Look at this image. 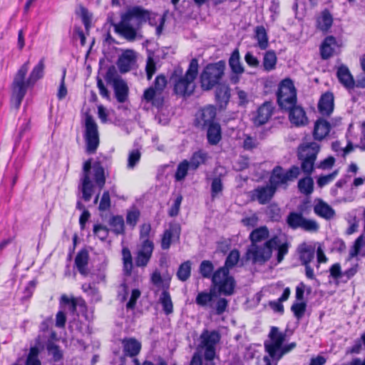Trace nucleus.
I'll list each match as a JSON object with an SVG mask.
<instances>
[{
	"label": "nucleus",
	"instance_id": "1",
	"mask_svg": "<svg viewBox=\"0 0 365 365\" xmlns=\"http://www.w3.org/2000/svg\"><path fill=\"white\" fill-rule=\"evenodd\" d=\"M250 245L245 253L247 261L252 264H264L272 257L276 250V259L281 263L289 253L290 242L286 237L274 235L269 237V231L266 226L254 229L249 235Z\"/></svg>",
	"mask_w": 365,
	"mask_h": 365
},
{
	"label": "nucleus",
	"instance_id": "2",
	"mask_svg": "<svg viewBox=\"0 0 365 365\" xmlns=\"http://www.w3.org/2000/svg\"><path fill=\"white\" fill-rule=\"evenodd\" d=\"M29 61L24 63L16 73L11 85V101H14L15 106L19 108L26 94L29 86H33L44 76L45 58L42 57L38 63L34 66L29 73V78L26 76L29 68Z\"/></svg>",
	"mask_w": 365,
	"mask_h": 365
},
{
	"label": "nucleus",
	"instance_id": "3",
	"mask_svg": "<svg viewBox=\"0 0 365 365\" xmlns=\"http://www.w3.org/2000/svg\"><path fill=\"white\" fill-rule=\"evenodd\" d=\"M198 73L199 63L195 58L190 60L185 73L180 66L175 67L169 77L173 94L185 99L192 96L197 88Z\"/></svg>",
	"mask_w": 365,
	"mask_h": 365
},
{
	"label": "nucleus",
	"instance_id": "4",
	"mask_svg": "<svg viewBox=\"0 0 365 365\" xmlns=\"http://www.w3.org/2000/svg\"><path fill=\"white\" fill-rule=\"evenodd\" d=\"M91 168H93L94 182L100 190L103 189L105 186L108 175L101 161H96L93 165L91 158L84 162L83 165V177L81 178V192L82 197L86 202L90 201L93 195V185L90 176Z\"/></svg>",
	"mask_w": 365,
	"mask_h": 365
},
{
	"label": "nucleus",
	"instance_id": "5",
	"mask_svg": "<svg viewBox=\"0 0 365 365\" xmlns=\"http://www.w3.org/2000/svg\"><path fill=\"white\" fill-rule=\"evenodd\" d=\"M87 313V304L83 298L73 296L69 297L63 294L59 299V310L56 315V319H66L67 317H70L71 319H88Z\"/></svg>",
	"mask_w": 365,
	"mask_h": 365
},
{
	"label": "nucleus",
	"instance_id": "6",
	"mask_svg": "<svg viewBox=\"0 0 365 365\" xmlns=\"http://www.w3.org/2000/svg\"><path fill=\"white\" fill-rule=\"evenodd\" d=\"M149 19V13L140 7L135 6L128 10L121 17V21L115 26V31L130 41L135 39L137 31L130 23L135 19L137 25L145 24Z\"/></svg>",
	"mask_w": 365,
	"mask_h": 365
},
{
	"label": "nucleus",
	"instance_id": "7",
	"mask_svg": "<svg viewBox=\"0 0 365 365\" xmlns=\"http://www.w3.org/2000/svg\"><path fill=\"white\" fill-rule=\"evenodd\" d=\"M168 80L164 74L158 75L151 86L145 88L141 97L143 103L150 105L158 110L163 108L165 103V88Z\"/></svg>",
	"mask_w": 365,
	"mask_h": 365
},
{
	"label": "nucleus",
	"instance_id": "8",
	"mask_svg": "<svg viewBox=\"0 0 365 365\" xmlns=\"http://www.w3.org/2000/svg\"><path fill=\"white\" fill-rule=\"evenodd\" d=\"M285 336L278 328L273 327L269 334V339L264 342V347L269 356L274 360H279L283 355L289 353L296 347V343L292 342L282 346Z\"/></svg>",
	"mask_w": 365,
	"mask_h": 365
},
{
	"label": "nucleus",
	"instance_id": "9",
	"mask_svg": "<svg viewBox=\"0 0 365 365\" xmlns=\"http://www.w3.org/2000/svg\"><path fill=\"white\" fill-rule=\"evenodd\" d=\"M225 61L222 60L208 63L200 75L201 89L208 91L218 86L225 75Z\"/></svg>",
	"mask_w": 365,
	"mask_h": 365
},
{
	"label": "nucleus",
	"instance_id": "10",
	"mask_svg": "<svg viewBox=\"0 0 365 365\" xmlns=\"http://www.w3.org/2000/svg\"><path fill=\"white\" fill-rule=\"evenodd\" d=\"M319 151L320 145L316 142L302 143L298 146L297 155L301 163L300 170L303 173H313Z\"/></svg>",
	"mask_w": 365,
	"mask_h": 365
},
{
	"label": "nucleus",
	"instance_id": "11",
	"mask_svg": "<svg viewBox=\"0 0 365 365\" xmlns=\"http://www.w3.org/2000/svg\"><path fill=\"white\" fill-rule=\"evenodd\" d=\"M220 334L217 331L204 330L200 336L197 350H202L204 365H215L216 346L220 341Z\"/></svg>",
	"mask_w": 365,
	"mask_h": 365
},
{
	"label": "nucleus",
	"instance_id": "12",
	"mask_svg": "<svg viewBox=\"0 0 365 365\" xmlns=\"http://www.w3.org/2000/svg\"><path fill=\"white\" fill-rule=\"evenodd\" d=\"M277 102L280 109L289 108L297 103V91L290 78L282 79L276 92Z\"/></svg>",
	"mask_w": 365,
	"mask_h": 365
},
{
	"label": "nucleus",
	"instance_id": "13",
	"mask_svg": "<svg viewBox=\"0 0 365 365\" xmlns=\"http://www.w3.org/2000/svg\"><path fill=\"white\" fill-rule=\"evenodd\" d=\"M300 173V168L297 165H292L287 170H284L281 165H276L271 171L269 183L276 190L279 187H283L286 189L289 182L297 179Z\"/></svg>",
	"mask_w": 365,
	"mask_h": 365
},
{
	"label": "nucleus",
	"instance_id": "14",
	"mask_svg": "<svg viewBox=\"0 0 365 365\" xmlns=\"http://www.w3.org/2000/svg\"><path fill=\"white\" fill-rule=\"evenodd\" d=\"M83 138L86 153L88 154L96 153L100 145V136L98 125L91 115L86 116Z\"/></svg>",
	"mask_w": 365,
	"mask_h": 365
},
{
	"label": "nucleus",
	"instance_id": "15",
	"mask_svg": "<svg viewBox=\"0 0 365 365\" xmlns=\"http://www.w3.org/2000/svg\"><path fill=\"white\" fill-rule=\"evenodd\" d=\"M212 284L221 294L230 296L234 293L235 279L230 275L229 271H224L222 268H218L215 271L212 275Z\"/></svg>",
	"mask_w": 365,
	"mask_h": 365
},
{
	"label": "nucleus",
	"instance_id": "16",
	"mask_svg": "<svg viewBox=\"0 0 365 365\" xmlns=\"http://www.w3.org/2000/svg\"><path fill=\"white\" fill-rule=\"evenodd\" d=\"M181 227L178 223L170 224L160 236V247L163 250H168L173 242L180 240Z\"/></svg>",
	"mask_w": 365,
	"mask_h": 365
},
{
	"label": "nucleus",
	"instance_id": "17",
	"mask_svg": "<svg viewBox=\"0 0 365 365\" xmlns=\"http://www.w3.org/2000/svg\"><path fill=\"white\" fill-rule=\"evenodd\" d=\"M275 110L274 103L265 101L257 109L252 118V122L256 126H261L267 123Z\"/></svg>",
	"mask_w": 365,
	"mask_h": 365
},
{
	"label": "nucleus",
	"instance_id": "18",
	"mask_svg": "<svg viewBox=\"0 0 365 365\" xmlns=\"http://www.w3.org/2000/svg\"><path fill=\"white\" fill-rule=\"evenodd\" d=\"M277 190L270 184L269 185L258 186L250 192L252 201H257L260 205L269 203L274 196Z\"/></svg>",
	"mask_w": 365,
	"mask_h": 365
},
{
	"label": "nucleus",
	"instance_id": "19",
	"mask_svg": "<svg viewBox=\"0 0 365 365\" xmlns=\"http://www.w3.org/2000/svg\"><path fill=\"white\" fill-rule=\"evenodd\" d=\"M336 78L339 82L351 93L355 88H357V80L355 81L347 66L341 64L337 67Z\"/></svg>",
	"mask_w": 365,
	"mask_h": 365
},
{
	"label": "nucleus",
	"instance_id": "20",
	"mask_svg": "<svg viewBox=\"0 0 365 365\" xmlns=\"http://www.w3.org/2000/svg\"><path fill=\"white\" fill-rule=\"evenodd\" d=\"M340 46L335 36L329 35L326 36L319 46V54L322 60H328L336 53V48Z\"/></svg>",
	"mask_w": 365,
	"mask_h": 365
},
{
	"label": "nucleus",
	"instance_id": "21",
	"mask_svg": "<svg viewBox=\"0 0 365 365\" xmlns=\"http://www.w3.org/2000/svg\"><path fill=\"white\" fill-rule=\"evenodd\" d=\"M316 246L314 244L302 242L297 247V253L302 265L310 264L314 259Z\"/></svg>",
	"mask_w": 365,
	"mask_h": 365
},
{
	"label": "nucleus",
	"instance_id": "22",
	"mask_svg": "<svg viewBox=\"0 0 365 365\" xmlns=\"http://www.w3.org/2000/svg\"><path fill=\"white\" fill-rule=\"evenodd\" d=\"M231 89L228 85L219 84L215 91V100L220 110H225L230 101Z\"/></svg>",
	"mask_w": 365,
	"mask_h": 365
},
{
	"label": "nucleus",
	"instance_id": "23",
	"mask_svg": "<svg viewBox=\"0 0 365 365\" xmlns=\"http://www.w3.org/2000/svg\"><path fill=\"white\" fill-rule=\"evenodd\" d=\"M334 108V96L332 92L327 91L322 94L319 98L317 108L319 112L324 116H329Z\"/></svg>",
	"mask_w": 365,
	"mask_h": 365
},
{
	"label": "nucleus",
	"instance_id": "24",
	"mask_svg": "<svg viewBox=\"0 0 365 365\" xmlns=\"http://www.w3.org/2000/svg\"><path fill=\"white\" fill-rule=\"evenodd\" d=\"M283 110L289 112V118L291 123L296 126H303L308 123V118L304 108L295 104L289 108H284Z\"/></svg>",
	"mask_w": 365,
	"mask_h": 365
},
{
	"label": "nucleus",
	"instance_id": "25",
	"mask_svg": "<svg viewBox=\"0 0 365 365\" xmlns=\"http://www.w3.org/2000/svg\"><path fill=\"white\" fill-rule=\"evenodd\" d=\"M217 109L212 105H207L202 108L197 116V121L198 124L202 127L210 125L211 123H215Z\"/></svg>",
	"mask_w": 365,
	"mask_h": 365
},
{
	"label": "nucleus",
	"instance_id": "26",
	"mask_svg": "<svg viewBox=\"0 0 365 365\" xmlns=\"http://www.w3.org/2000/svg\"><path fill=\"white\" fill-rule=\"evenodd\" d=\"M89 252L86 248L81 249L76 254L74 264L78 272L83 277H87L89 274L88 262Z\"/></svg>",
	"mask_w": 365,
	"mask_h": 365
},
{
	"label": "nucleus",
	"instance_id": "27",
	"mask_svg": "<svg viewBox=\"0 0 365 365\" xmlns=\"http://www.w3.org/2000/svg\"><path fill=\"white\" fill-rule=\"evenodd\" d=\"M331 128V124L328 120L322 118H318L314 123L312 132L314 139L317 141H322L329 135Z\"/></svg>",
	"mask_w": 365,
	"mask_h": 365
},
{
	"label": "nucleus",
	"instance_id": "28",
	"mask_svg": "<svg viewBox=\"0 0 365 365\" xmlns=\"http://www.w3.org/2000/svg\"><path fill=\"white\" fill-rule=\"evenodd\" d=\"M136 59L134 53L131 50H127L118 58L117 66L121 73L130 71L135 63Z\"/></svg>",
	"mask_w": 365,
	"mask_h": 365
},
{
	"label": "nucleus",
	"instance_id": "29",
	"mask_svg": "<svg viewBox=\"0 0 365 365\" xmlns=\"http://www.w3.org/2000/svg\"><path fill=\"white\" fill-rule=\"evenodd\" d=\"M314 213L325 220H331L335 215L334 210L322 199H318L314 206Z\"/></svg>",
	"mask_w": 365,
	"mask_h": 365
},
{
	"label": "nucleus",
	"instance_id": "30",
	"mask_svg": "<svg viewBox=\"0 0 365 365\" xmlns=\"http://www.w3.org/2000/svg\"><path fill=\"white\" fill-rule=\"evenodd\" d=\"M365 257V235H360L354 242L349 252L347 260L354 257Z\"/></svg>",
	"mask_w": 365,
	"mask_h": 365
},
{
	"label": "nucleus",
	"instance_id": "31",
	"mask_svg": "<svg viewBox=\"0 0 365 365\" xmlns=\"http://www.w3.org/2000/svg\"><path fill=\"white\" fill-rule=\"evenodd\" d=\"M115 98L118 103H125L128 98L129 88L123 80H117L113 86Z\"/></svg>",
	"mask_w": 365,
	"mask_h": 365
},
{
	"label": "nucleus",
	"instance_id": "32",
	"mask_svg": "<svg viewBox=\"0 0 365 365\" xmlns=\"http://www.w3.org/2000/svg\"><path fill=\"white\" fill-rule=\"evenodd\" d=\"M207 140L210 145H217L222 140V129L219 123L207 125Z\"/></svg>",
	"mask_w": 365,
	"mask_h": 365
},
{
	"label": "nucleus",
	"instance_id": "33",
	"mask_svg": "<svg viewBox=\"0 0 365 365\" xmlns=\"http://www.w3.org/2000/svg\"><path fill=\"white\" fill-rule=\"evenodd\" d=\"M333 16L327 9H324L317 19V27L322 32H328L333 24Z\"/></svg>",
	"mask_w": 365,
	"mask_h": 365
},
{
	"label": "nucleus",
	"instance_id": "34",
	"mask_svg": "<svg viewBox=\"0 0 365 365\" xmlns=\"http://www.w3.org/2000/svg\"><path fill=\"white\" fill-rule=\"evenodd\" d=\"M169 283L165 284L159 297V302L162 306L163 311L166 314H170L173 312V304L169 292Z\"/></svg>",
	"mask_w": 365,
	"mask_h": 365
},
{
	"label": "nucleus",
	"instance_id": "35",
	"mask_svg": "<svg viewBox=\"0 0 365 365\" xmlns=\"http://www.w3.org/2000/svg\"><path fill=\"white\" fill-rule=\"evenodd\" d=\"M121 255L123 274L126 277H130L133 273L134 267L130 250L128 247H123L121 250Z\"/></svg>",
	"mask_w": 365,
	"mask_h": 365
},
{
	"label": "nucleus",
	"instance_id": "36",
	"mask_svg": "<svg viewBox=\"0 0 365 365\" xmlns=\"http://www.w3.org/2000/svg\"><path fill=\"white\" fill-rule=\"evenodd\" d=\"M255 39L261 50H266L269 46V36L264 26H257L255 29Z\"/></svg>",
	"mask_w": 365,
	"mask_h": 365
},
{
	"label": "nucleus",
	"instance_id": "37",
	"mask_svg": "<svg viewBox=\"0 0 365 365\" xmlns=\"http://www.w3.org/2000/svg\"><path fill=\"white\" fill-rule=\"evenodd\" d=\"M228 63L233 73L241 75L245 72V68L240 62V55L237 48L232 52Z\"/></svg>",
	"mask_w": 365,
	"mask_h": 365
},
{
	"label": "nucleus",
	"instance_id": "38",
	"mask_svg": "<svg viewBox=\"0 0 365 365\" xmlns=\"http://www.w3.org/2000/svg\"><path fill=\"white\" fill-rule=\"evenodd\" d=\"M305 177L299 180L297 187L299 191L306 195H311L314 191V180L312 174L304 173Z\"/></svg>",
	"mask_w": 365,
	"mask_h": 365
},
{
	"label": "nucleus",
	"instance_id": "39",
	"mask_svg": "<svg viewBox=\"0 0 365 365\" xmlns=\"http://www.w3.org/2000/svg\"><path fill=\"white\" fill-rule=\"evenodd\" d=\"M123 351L125 355L130 357L138 355L141 349L140 343L135 339L130 338L123 341Z\"/></svg>",
	"mask_w": 365,
	"mask_h": 365
},
{
	"label": "nucleus",
	"instance_id": "40",
	"mask_svg": "<svg viewBox=\"0 0 365 365\" xmlns=\"http://www.w3.org/2000/svg\"><path fill=\"white\" fill-rule=\"evenodd\" d=\"M277 57L274 50H268L263 55L262 66L264 71H272L276 68Z\"/></svg>",
	"mask_w": 365,
	"mask_h": 365
},
{
	"label": "nucleus",
	"instance_id": "41",
	"mask_svg": "<svg viewBox=\"0 0 365 365\" xmlns=\"http://www.w3.org/2000/svg\"><path fill=\"white\" fill-rule=\"evenodd\" d=\"M299 210L301 211L300 212H290L287 217V224L292 230H297L302 227L304 219L302 213L304 209L300 207Z\"/></svg>",
	"mask_w": 365,
	"mask_h": 365
},
{
	"label": "nucleus",
	"instance_id": "42",
	"mask_svg": "<svg viewBox=\"0 0 365 365\" xmlns=\"http://www.w3.org/2000/svg\"><path fill=\"white\" fill-rule=\"evenodd\" d=\"M207 160V153L202 150L194 152L190 158V168L192 170H196L198 168L205 163Z\"/></svg>",
	"mask_w": 365,
	"mask_h": 365
},
{
	"label": "nucleus",
	"instance_id": "43",
	"mask_svg": "<svg viewBox=\"0 0 365 365\" xmlns=\"http://www.w3.org/2000/svg\"><path fill=\"white\" fill-rule=\"evenodd\" d=\"M291 294V290L289 287H286L281 297L274 301H270L269 302V307L274 312L278 313L284 312V306L282 304L283 302L287 301Z\"/></svg>",
	"mask_w": 365,
	"mask_h": 365
},
{
	"label": "nucleus",
	"instance_id": "44",
	"mask_svg": "<svg viewBox=\"0 0 365 365\" xmlns=\"http://www.w3.org/2000/svg\"><path fill=\"white\" fill-rule=\"evenodd\" d=\"M109 225L116 235L125 234V222L122 215L112 216L109 220Z\"/></svg>",
	"mask_w": 365,
	"mask_h": 365
},
{
	"label": "nucleus",
	"instance_id": "45",
	"mask_svg": "<svg viewBox=\"0 0 365 365\" xmlns=\"http://www.w3.org/2000/svg\"><path fill=\"white\" fill-rule=\"evenodd\" d=\"M240 251L237 249H233L230 252L228 255L226 257L225 265L221 267L224 271H229L230 269L233 268L240 260Z\"/></svg>",
	"mask_w": 365,
	"mask_h": 365
},
{
	"label": "nucleus",
	"instance_id": "46",
	"mask_svg": "<svg viewBox=\"0 0 365 365\" xmlns=\"http://www.w3.org/2000/svg\"><path fill=\"white\" fill-rule=\"evenodd\" d=\"M189 169H190V163L187 160L185 159L180 162L174 175L175 181L180 182L184 180L187 175Z\"/></svg>",
	"mask_w": 365,
	"mask_h": 365
},
{
	"label": "nucleus",
	"instance_id": "47",
	"mask_svg": "<svg viewBox=\"0 0 365 365\" xmlns=\"http://www.w3.org/2000/svg\"><path fill=\"white\" fill-rule=\"evenodd\" d=\"M191 265L190 260L181 263L178 267L176 275L181 282L187 281L191 275Z\"/></svg>",
	"mask_w": 365,
	"mask_h": 365
},
{
	"label": "nucleus",
	"instance_id": "48",
	"mask_svg": "<svg viewBox=\"0 0 365 365\" xmlns=\"http://www.w3.org/2000/svg\"><path fill=\"white\" fill-rule=\"evenodd\" d=\"M140 217V211L136 206L133 205L130 209L127 210L125 217L126 223L133 229L136 226Z\"/></svg>",
	"mask_w": 365,
	"mask_h": 365
},
{
	"label": "nucleus",
	"instance_id": "49",
	"mask_svg": "<svg viewBox=\"0 0 365 365\" xmlns=\"http://www.w3.org/2000/svg\"><path fill=\"white\" fill-rule=\"evenodd\" d=\"M199 272L201 276L205 279H210L212 280V275L214 272V265L210 260H203L201 262L199 267Z\"/></svg>",
	"mask_w": 365,
	"mask_h": 365
},
{
	"label": "nucleus",
	"instance_id": "50",
	"mask_svg": "<svg viewBox=\"0 0 365 365\" xmlns=\"http://www.w3.org/2000/svg\"><path fill=\"white\" fill-rule=\"evenodd\" d=\"M93 235L101 241L104 242L108 237L110 230L101 224H96L93 228Z\"/></svg>",
	"mask_w": 365,
	"mask_h": 365
},
{
	"label": "nucleus",
	"instance_id": "51",
	"mask_svg": "<svg viewBox=\"0 0 365 365\" xmlns=\"http://www.w3.org/2000/svg\"><path fill=\"white\" fill-rule=\"evenodd\" d=\"M215 296V294L212 292H201L197 295L195 302L200 306L205 307L207 306L209 302L212 301Z\"/></svg>",
	"mask_w": 365,
	"mask_h": 365
},
{
	"label": "nucleus",
	"instance_id": "52",
	"mask_svg": "<svg viewBox=\"0 0 365 365\" xmlns=\"http://www.w3.org/2000/svg\"><path fill=\"white\" fill-rule=\"evenodd\" d=\"M244 137L242 148L245 150L252 151L258 147L259 143L256 137L248 134H245Z\"/></svg>",
	"mask_w": 365,
	"mask_h": 365
},
{
	"label": "nucleus",
	"instance_id": "53",
	"mask_svg": "<svg viewBox=\"0 0 365 365\" xmlns=\"http://www.w3.org/2000/svg\"><path fill=\"white\" fill-rule=\"evenodd\" d=\"M154 248L155 245L153 241L151 239H147L145 240H140V244L138 252L153 256Z\"/></svg>",
	"mask_w": 365,
	"mask_h": 365
},
{
	"label": "nucleus",
	"instance_id": "54",
	"mask_svg": "<svg viewBox=\"0 0 365 365\" xmlns=\"http://www.w3.org/2000/svg\"><path fill=\"white\" fill-rule=\"evenodd\" d=\"M151 258L152 256L150 255L144 254L137 251L135 257V265L137 267H145L150 262Z\"/></svg>",
	"mask_w": 365,
	"mask_h": 365
},
{
	"label": "nucleus",
	"instance_id": "55",
	"mask_svg": "<svg viewBox=\"0 0 365 365\" xmlns=\"http://www.w3.org/2000/svg\"><path fill=\"white\" fill-rule=\"evenodd\" d=\"M66 76V68H63V72H62V76L61 78L60 85L58 86V92L56 94L57 98L59 101L64 99L68 94V91H67V88L66 86V83H65Z\"/></svg>",
	"mask_w": 365,
	"mask_h": 365
},
{
	"label": "nucleus",
	"instance_id": "56",
	"mask_svg": "<svg viewBox=\"0 0 365 365\" xmlns=\"http://www.w3.org/2000/svg\"><path fill=\"white\" fill-rule=\"evenodd\" d=\"M307 308V303L306 302H294L292 307L291 310L293 312L294 316L299 319L302 318Z\"/></svg>",
	"mask_w": 365,
	"mask_h": 365
},
{
	"label": "nucleus",
	"instance_id": "57",
	"mask_svg": "<svg viewBox=\"0 0 365 365\" xmlns=\"http://www.w3.org/2000/svg\"><path fill=\"white\" fill-rule=\"evenodd\" d=\"M104 78L107 83L112 84L113 86L115 84V81L123 79L120 76L118 75L116 69L113 66L108 67L104 76Z\"/></svg>",
	"mask_w": 365,
	"mask_h": 365
},
{
	"label": "nucleus",
	"instance_id": "58",
	"mask_svg": "<svg viewBox=\"0 0 365 365\" xmlns=\"http://www.w3.org/2000/svg\"><path fill=\"white\" fill-rule=\"evenodd\" d=\"M337 175L338 170H335L334 171L328 175H320L317 180V185L319 187H324L325 185L331 183L335 179Z\"/></svg>",
	"mask_w": 365,
	"mask_h": 365
},
{
	"label": "nucleus",
	"instance_id": "59",
	"mask_svg": "<svg viewBox=\"0 0 365 365\" xmlns=\"http://www.w3.org/2000/svg\"><path fill=\"white\" fill-rule=\"evenodd\" d=\"M111 205L110 197L108 190H105L101 196L98 210L102 212L107 211L110 209Z\"/></svg>",
	"mask_w": 365,
	"mask_h": 365
},
{
	"label": "nucleus",
	"instance_id": "60",
	"mask_svg": "<svg viewBox=\"0 0 365 365\" xmlns=\"http://www.w3.org/2000/svg\"><path fill=\"white\" fill-rule=\"evenodd\" d=\"M38 349L37 347H31L29 351L26 359V365H41L40 360L38 358Z\"/></svg>",
	"mask_w": 365,
	"mask_h": 365
},
{
	"label": "nucleus",
	"instance_id": "61",
	"mask_svg": "<svg viewBox=\"0 0 365 365\" xmlns=\"http://www.w3.org/2000/svg\"><path fill=\"white\" fill-rule=\"evenodd\" d=\"M182 199H183V197H182V195H180V194H179L176 197L173 204L172 205V206L170 207V208L168 210V215L170 217H176L178 215V214L180 212V205H181Z\"/></svg>",
	"mask_w": 365,
	"mask_h": 365
},
{
	"label": "nucleus",
	"instance_id": "62",
	"mask_svg": "<svg viewBox=\"0 0 365 365\" xmlns=\"http://www.w3.org/2000/svg\"><path fill=\"white\" fill-rule=\"evenodd\" d=\"M303 230L307 232H317L319 230V226L318 223L311 219H307L304 217L302 227Z\"/></svg>",
	"mask_w": 365,
	"mask_h": 365
},
{
	"label": "nucleus",
	"instance_id": "63",
	"mask_svg": "<svg viewBox=\"0 0 365 365\" xmlns=\"http://www.w3.org/2000/svg\"><path fill=\"white\" fill-rule=\"evenodd\" d=\"M47 350L48 351L49 355L53 356V359L55 361L60 360L62 357V354L58 346H56L53 342H49L47 344Z\"/></svg>",
	"mask_w": 365,
	"mask_h": 365
},
{
	"label": "nucleus",
	"instance_id": "64",
	"mask_svg": "<svg viewBox=\"0 0 365 365\" xmlns=\"http://www.w3.org/2000/svg\"><path fill=\"white\" fill-rule=\"evenodd\" d=\"M360 66L364 74L357 76V88H365V54L360 58Z\"/></svg>",
	"mask_w": 365,
	"mask_h": 365
}]
</instances>
